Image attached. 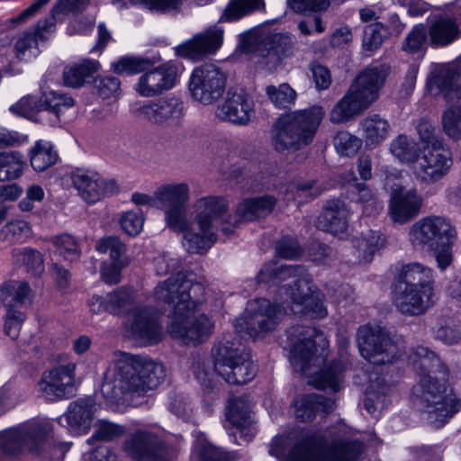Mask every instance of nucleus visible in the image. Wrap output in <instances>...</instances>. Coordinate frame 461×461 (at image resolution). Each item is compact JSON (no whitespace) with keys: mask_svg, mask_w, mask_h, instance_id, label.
Listing matches in <instances>:
<instances>
[{"mask_svg":"<svg viewBox=\"0 0 461 461\" xmlns=\"http://www.w3.org/2000/svg\"><path fill=\"white\" fill-rule=\"evenodd\" d=\"M390 131L389 122L376 113L367 115L359 122L362 140L368 148L379 146L388 138Z\"/></svg>","mask_w":461,"mask_h":461,"instance_id":"35","label":"nucleus"},{"mask_svg":"<svg viewBox=\"0 0 461 461\" xmlns=\"http://www.w3.org/2000/svg\"><path fill=\"white\" fill-rule=\"evenodd\" d=\"M223 29L212 26L206 31L194 35L191 40L176 48L180 57L197 59L204 55L215 53L222 45Z\"/></svg>","mask_w":461,"mask_h":461,"instance_id":"28","label":"nucleus"},{"mask_svg":"<svg viewBox=\"0 0 461 461\" xmlns=\"http://www.w3.org/2000/svg\"><path fill=\"white\" fill-rule=\"evenodd\" d=\"M25 319V312L5 310L4 327L5 333L12 339H15L19 336L22 324Z\"/></svg>","mask_w":461,"mask_h":461,"instance_id":"63","label":"nucleus"},{"mask_svg":"<svg viewBox=\"0 0 461 461\" xmlns=\"http://www.w3.org/2000/svg\"><path fill=\"white\" fill-rule=\"evenodd\" d=\"M152 65L149 59L139 57H123L114 62L112 67L117 74H137L145 71Z\"/></svg>","mask_w":461,"mask_h":461,"instance_id":"52","label":"nucleus"},{"mask_svg":"<svg viewBox=\"0 0 461 461\" xmlns=\"http://www.w3.org/2000/svg\"><path fill=\"white\" fill-rule=\"evenodd\" d=\"M286 4L290 9L298 14L321 13L329 8L330 0H286Z\"/></svg>","mask_w":461,"mask_h":461,"instance_id":"61","label":"nucleus"},{"mask_svg":"<svg viewBox=\"0 0 461 461\" xmlns=\"http://www.w3.org/2000/svg\"><path fill=\"white\" fill-rule=\"evenodd\" d=\"M263 9H265L264 0H230L221 17V21H235L255 11Z\"/></svg>","mask_w":461,"mask_h":461,"instance_id":"43","label":"nucleus"},{"mask_svg":"<svg viewBox=\"0 0 461 461\" xmlns=\"http://www.w3.org/2000/svg\"><path fill=\"white\" fill-rule=\"evenodd\" d=\"M363 140L346 131H339L334 137V147L341 156H354L362 146Z\"/></svg>","mask_w":461,"mask_h":461,"instance_id":"53","label":"nucleus"},{"mask_svg":"<svg viewBox=\"0 0 461 461\" xmlns=\"http://www.w3.org/2000/svg\"><path fill=\"white\" fill-rule=\"evenodd\" d=\"M126 326L131 337L144 345L156 344L162 339L163 331L159 314L152 308L143 306L133 308Z\"/></svg>","mask_w":461,"mask_h":461,"instance_id":"22","label":"nucleus"},{"mask_svg":"<svg viewBox=\"0 0 461 461\" xmlns=\"http://www.w3.org/2000/svg\"><path fill=\"white\" fill-rule=\"evenodd\" d=\"M95 249L100 253H109L111 258L110 263L104 262L101 267L102 279L109 285L118 284L122 269L128 265L122 258L126 251L125 245L118 237L107 236L97 241Z\"/></svg>","mask_w":461,"mask_h":461,"instance_id":"25","label":"nucleus"},{"mask_svg":"<svg viewBox=\"0 0 461 461\" xmlns=\"http://www.w3.org/2000/svg\"><path fill=\"white\" fill-rule=\"evenodd\" d=\"M433 270L420 263L403 265L398 274V285L434 291Z\"/></svg>","mask_w":461,"mask_h":461,"instance_id":"36","label":"nucleus"},{"mask_svg":"<svg viewBox=\"0 0 461 461\" xmlns=\"http://www.w3.org/2000/svg\"><path fill=\"white\" fill-rule=\"evenodd\" d=\"M71 180L81 198L90 202L112 197L121 190L114 178L104 176L92 169H75L71 173Z\"/></svg>","mask_w":461,"mask_h":461,"instance_id":"17","label":"nucleus"},{"mask_svg":"<svg viewBox=\"0 0 461 461\" xmlns=\"http://www.w3.org/2000/svg\"><path fill=\"white\" fill-rule=\"evenodd\" d=\"M106 312L119 315L124 312L132 303L131 293L125 288L116 289L106 294Z\"/></svg>","mask_w":461,"mask_h":461,"instance_id":"51","label":"nucleus"},{"mask_svg":"<svg viewBox=\"0 0 461 461\" xmlns=\"http://www.w3.org/2000/svg\"><path fill=\"white\" fill-rule=\"evenodd\" d=\"M43 106L42 97L37 99L35 96L26 95L16 104L11 105L9 110L14 114L34 121L39 113L44 112Z\"/></svg>","mask_w":461,"mask_h":461,"instance_id":"48","label":"nucleus"},{"mask_svg":"<svg viewBox=\"0 0 461 461\" xmlns=\"http://www.w3.org/2000/svg\"><path fill=\"white\" fill-rule=\"evenodd\" d=\"M228 420L236 429L234 435H240L245 442L255 437L257 429L251 416L250 403L245 397H236L230 401L226 412Z\"/></svg>","mask_w":461,"mask_h":461,"instance_id":"30","label":"nucleus"},{"mask_svg":"<svg viewBox=\"0 0 461 461\" xmlns=\"http://www.w3.org/2000/svg\"><path fill=\"white\" fill-rule=\"evenodd\" d=\"M75 369L74 363H68L43 372L39 387L47 401L55 402L75 395Z\"/></svg>","mask_w":461,"mask_h":461,"instance_id":"19","label":"nucleus"},{"mask_svg":"<svg viewBox=\"0 0 461 461\" xmlns=\"http://www.w3.org/2000/svg\"><path fill=\"white\" fill-rule=\"evenodd\" d=\"M98 68L99 63L97 61L86 59L82 63L72 65L64 70V82L69 86H81L94 78V75Z\"/></svg>","mask_w":461,"mask_h":461,"instance_id":"40","label":"nucleus"},{"mask_svg":"<svg viewBox=\"0 0 461 461\" xmlns=\"http://www.w3.org/2000/svg\"><path fill=\"white\" fill-rule=\"evenodd\" d=\"M123 431V428L120 425L107 420H100L96 425L94 434L88 438L87 443L93 444L98 440H113L122 435Z\"/></svg>","mask_w":461,"mask_h":461,"instance_id":"57","label":"nucleus"},{"mask_svg":"<svg viewBox=\"0 0 461 461\" xmlns=\"http://www.w3.org/2000/svg\"><path fill=\"white\" fill-rule=\"evenodd\" d=\"M385 243L384 236L378 230H366L352 239L353 247L357 249V258L364 262H370L373 256Z\"/></svg>","mask_w":461,"mask_h":461,"instance_id":"38","label":"nucleus"},{"mask_svg":"<svg viewBox=\"0 0 461 461\" xmlns=\"http://www.w3.org/2000/svg\"><path fill=\"white\" fill-rule=\"evenodd\" d=\"M294 284L298 294L291 286L289 289L285 288V293L289 296L290 304H295L302 308L295 310L291 306L292 312L311 315L312 318H324L327 315V310L319 294L315 293V286L312 281L309 278H301Z\"/></svg>","mask_w":461,"mask_h":461,"instance_id":"26","label":"nucleus"},{"mask_svg":"<svg viewBox=\"0 0 461 461\" xmlns=\"http://www.w3.org/2000/svg\"><path fill=\"white\" fill-rule=\"evenodd\" d=\"M363 450L361 441L342 439L331 428L294 429L287 435L276 437L268 451L277 461H354Z\"/></svg>","mask_w":461,"mask_h":461,"instance_id":"3","label":"nucleus"},{"mask_svg":"<svg viewBox=\"0 0 461 461\" xmlns=\"http://www.w3.org/2000/svg\"><path fill=\"white\" fill-rule=\"evenodd\" d=\"M429 30H427L425 25L421 23L416 24L406 36L403 50L411 53L419 51L426 45Z\"/></svg>","mask_w":461,"mask_h":461,"instance_id":"56","label":"nucleus"},{"mask_svg":"<svg viewBox=\"0 0 461 461\" xmlns=\"http://www.w3.org/2000/svg\"><path fill=\"white\" fill-rule=\"evenodd\" d=\"M461 35V11L456 8L437 10L430 15L429 36L431 46L445 47Z\"/></svg>","mask_w":461,"mask_h":461,"instance_id":"21","label":"nucleus"},{"mask_svg":"<svg viewBox=\"0 0 461 461\" xmlns=\"http://www.w3.org/2000/svg\"><path fill=\"white\" fill-rule=\"evenodd\" d=\"M305 269L302 266L279 265L277 262H267L258 272L256 279L258 283L270 284L272 286L278 287V297L283 303L290 304V299L285 293V288L290 286L298 294L295 282L301 278H308L305 275Z\"/></svg>","mask_w":461,"mask_h":461,"instance_id":"20","label":"nucleus"},{"mask_svg":"<svg viewBox=\"0 0 461 461\" xmlns=\"http://www.w3.org/2000/svg\"><path fill=\"white\" fill-rule=\"evenodd\" d=\"M420 211V203H389L388 215L393 223L404 224L415 218Z\"/></svg>","mask_w":461,"mask_h":461,"instance_id":"54","label":"nucleus"},{"mask_svg":"<svg viewBox=\"0 0 461 461\" xmlns=\"http://www.w3.org/2000/svg\"><path fill=\"white\" fill-rule=\"evenodd\" d=\"M190 186L185 182H172L163 184L156 188L153 196L135 192L131 194V202H188L193 199Z\"/></svg>","mask_w":461,"mask_h":461,"instance_id":"32","label":"nucleus"},{"mask_svg":"<svg viewBox=\"0 0 461 461\" xmlns=\"http://www.w3.org/2000/svg\"><path fill=\"white\" fill-rule=\"evenodd\" d=\"M42 100L44 104V112L52 113L57 118L75 104V101L72 96L58 91H49L44 93L42 95Z\"/></svg>","mask_w":461,"mask_h":461,"instance_id":"46","label":"nucleus"},{"mask_svg":"<svg viewBox=\"0 0 461 461\" xmlns=\"http://www.w3.org/2000/svg\"><path fill=\"white\" fill-rule=\"evenodd\" d=\"M19 260L26 267V271L32 275H40L44 270L42 255L31 248H24L20 252Z\"/></svg>","mask_w":461,"mask_h":461,"instance_id":"60","label":"nucleus"},{"mask_svg":"<svg viewBox=\"0 0 461 461\" xmlns=\"http://www.w3.org/2000/svg\"><path fill=\"white\" fill-rule=\"evenodd\" d=\"M387 76L388 68L384 65L370 66L362 70L332 108L330 121L341 123L364 113L378 99Z\"/></svg>","mask_w":461,"mask_h":461,"instance_id":"7","label":"nucleus"},{"mask_svg":"<svg viewBox=\"0 0 461 461\" xmlns=\"http://www.w3.org/2000/svg\"><path fill=\"white\" fill-rule=\"evenodd\" d=\"M58 154L50 141L40 140L31 149V165L35 171L41 172L51 167Z\"/></svg>","mask_w":461,"mask_h":461,"instance_id":"42","label":"nucleus"},{"mask_svg":"<svg viewBox=\"0 0 461 461\" xmlns=\"http://www.w3.org/2000/svg\"><path fill=\"white\" fill-rule=\"evenodd\" d=\"M226 80V75L217 66L204 64L193 70L188 89L195 101L210 104L222 95Z\"/></svg>","mask_w":461,"mask_h":461,"instance_id":"15","label":"nucleus"},{"mask_svg":"<svg viewBox=\"0 0 461 461\" xmlns=\"http://www.w3.org/2000/svg\"><path fill=\"white\" fill-rule=\"evenodd\" d=\"M457 240L456 227L442 216H427L409 230V240L417 250L433 252L438 267L445 270L453 261L452 248Z\"/></svg>","mask_w":461,"mask_h":461,"instance_id":"8","label":"nucleus"},{"mask_svg":"<svg viewBox=\"0 0 461 461\" xmlns=\"http://www.w3.org/2000/svg\"><path fill=\"white\" fill-rule=\"evenodd\" d=\"M95 409L94 399H80L70 403L66 413V420L73 428L88 426L93 419Z\"/></svg>","mask_w":461,"mask_h":461,"instance_id":"39","label":"nucleus"},{"mask_svg":"<svg viewBox=\"0 0 461 461\" xmlns=\"http://www.w3.org/2000/svg\"><path fill=\"white\" fill-rule=\"evenodd\" d=\"M4 240L10 241H23L31 234V227L26 221H14L5 224L0 230Z\"/></svg>","mask_w":461,"mask_h":461,"instance_id":"58","label":"nucleus"},{"mask_svg":"<svg viewBox=\"0 0 461 461\" xmlns=\"http://www.w3.org/2000/svg\"><path fill=\"white\" fill-rule=\"evenodd\" d=\"M15 51L21 60H31L39 54L38 38L32 31H26L16 41Z\"/></svg>","mask_w":461,"mask_h":461,"instance_id":"55","label":"nucleus"},{"mask_svg":"<svg viewBox=\"0 0 461 461\" xmlns=\"http://www.w3.org/2000/svg\"><path fill=\"white\" fill-rule=\"evenodd\" d=\"M392 391V386L386 384L384 378L371 381L364 400V407L366 411L374 418H378L391 402Z\"/></svg>","mask_w":461,"mask_h":461,"instance_id":"37","label":"nucleus"},{"mask_svg":"<svg viewBox=\"0 0 461 461\" xmlns=\"http://www.w3.org/2000/svg\"><path fill=\"white\" fill-rule=\"evenodd\" d=\"M275 203H239L233 214L226 203H169L166 210L167 226L184 232L183 245L189 253H203L216 241L215 230L230 233L245 221L266 217Z\"/></svg>","mask_w":461,"mask_h":461,"instance_id":"1","label":"nucleus"},{"mask_svg":"<svg viewBox=\"0 0 461 461\" xmlns=\"http://www.w3.org/2000/svg\"><path fill=\"white\" fill-rule=\"evenodd\" d=\"M194 456L198 461H233L231 454L212 445L204 434L197 432L194 435Z\"/></svg>","mask_w":461,"mask_h":461,"instance_id":"41","label":"nucleus"},{"mask_svg":"<svg viewBox=\"0 0 461 461\" xmlns=\"http://www.w3.org/2000/svg\"><path fill=\"white\" fill-rule=\"evenodd\" d=\"M214 371L227 383L244 384L256 375L249 349L240 341L224 339L212 348Z\"/></svg>","mask_w":461,"mask_h":461,"instance_id":"11","label":"nucleus"},{"mask_svg":"<svg viewBox=\"0 0 461 461\" xmlns=\"http://www.w3.org/2000/svg\"><path fill=\"white\" fill-rule=\"evenodd\" d=\"M414 368L428 372L412 388V402L426 414L427 421L435 429L443 427L450 418L461 410V399L457 398L444 383L432 377L430 373L447 376V369L441 359L428 348L418 347L411 357Z\"/></svg>","mask_w":461,"mask_h":461,"instance_id":"4","label":"nucleus"},{"mask_svg":"<svg viewBox=\"0 0 461 461\" xmlns=\"http://www.w3.org/2000/svg\"><path fill=\"white\" fill-rule=\"evenodd\" d=\"M433 297L434 291L397 285L393 303L401 313L418 316L434 304Z\"/></svg>","mask_w":461,"mask_h":461,"instance_id":"27","label":"nucleus"},{"mask_svg":"<svg viewBox=\"0 0 461 461\" xmlns=\"http://www.w3.org/2000/svg\"><path fill=\"white\" fill-rule=\"evenodd\" d=\"M325 116L321 106L296 110L279 117L273 129V145L278 151L298 150L311 144Z\"/></svg>","mask_w":461,"mask_h":461,"instance_id":"9","label":"nucleus"},{"mask_svg":"<svg viewBox=\"0 0 461 461\" xmlns=\"http://www.w3.org/2000/svg\"><path fill=\"white\" fill-rule=\"evenodd\" d=\"M392 154L402 162H413L418 158V148L413 140L401 134L390 145Z\"/></svg>","mask_w":461,"mask_h":461,"instance_id":"47","label":"nucleus"},{"mask_svg":"<svg viewBox=\"0 0 461 461\" xmlns=\"http://www.w3.org/2000/svg\"><path fill=\"white\" fill-rule=\"evenodd\" d=\"M287 336L294 343L290 352L294 368L309 376L316 388L338 392L346 365L341 360L326 365L328 341L323 333L314 327L297 326L289 329Z\"/></svg>","mask_w":461,"mask_h":461,"instance_id":"6","label":"nucleus"},{"mask_svg":"<svg viewBox=\"0 0 461 461\" xmlns=\"http://www.w3.org/2000/svg\"><path fill=\"white\" fill-rule=\"evenodd\" d=\"M290 38L281 33H266L262 29H253L240 35L239 48L264 60L266 66L278 64L287 50Z\"/></svg>","mask_w":461,"mask_h":461,"instance_id":"14","label":"nucleus"},{"mask_svg":"<svg viewBox=\"0 0 461 461\" xmlns=\"http://www.w3.org/2000/svg\"><path fill=\"white\" fill-rule=\"evenodd\" d=\"M434 95L442 93L449 104L442 122L446 133L454 139L461 138V55L453 62L436 68L428 79Z\"/></svg>","mask_w":461,"mask_h":461,"instance_id":"10","label":"nucleus"},{"mask_svg":"<svg viewBox=\"0 0 461 461\" xmlns=\"http://www.w3.org/2000/svg\"><path fill=\"white\" fill-rule=\"evenodd\" d=\"M123 450L134 461H169L174 449L155 433L138 429L124 441Z\"/></svg>","mask_w":461,"mask_h":461,"instance_id":"16","label":"nucleus"},{"mask_svg":"<svg viewBox=\"0 0 461 461\" xmlns=\"http://www.w3.org/2000/svg\"><path fill=\"white\" fill-rule=\"evenodd\" d=\"M391 182V179L387 178L385 183L391 196L390 202H421L423 200L412 184L403 185L399 179Z\"/></svg>","mask_w":461,"mask_h":461,"instance_id":"45","label":"nucleus"},{"mask_svg":"<svg viewBox=\"0 0 461 461\" xmlns=\"http://www.w3.org/2000/svg\"><path fill=\"white\" fill-rule=\"evenodd\" d=\"M385 32L384 25L380 23H375L366 26L363 36L364 49L368 51L377 49L382 44Z\"/></svg>","mask_w":461,"mask_h":461,"instance_id":"59","label":"nucleus"},{"mask_svg":"<svg viewBox=\"0 0 461 461\" xmlns=\"http://www.w3.org/2000/svg\"><path fill=\"white\" fill-rule=\"evenodd\" d=\"M348 209L346 203L329 204L319 215L316 226L321 230L339 236L348 230Z\"/></svg>","mask_w":461,"mask_h":461,"instance_id":"33","label":"nucleus"},{"mask_svg":"<svg viewBox=\"0 0 461 461\" xmlns=\"http://www.w3.org/2000/svg\"><path fill=\"white\" fill-rule=\"evenodd\" d=\"M165 376L161 363L145 356L121 353L104 374L101 393L110 402L143 397L156 390Z\"/></svg>","mask_w":461,"mask_h":461,"instance_id":"5","label":"nucleus"},{"mask_svg":"<svg viewBox=\"0 0 461 461\" xmlns=\"http://www.w3.org/2000/svg\"><path fill=\"white\" fill-rule=\"evenodd\" d=\"M415 174L423 182L433 183L447 175L452 166L449 152L442 142H434L430 148H420Z\"/></svg>","mask_w":461,"mask_h":461,"instance_id":"23","label":"nucleus"},{"mask_svg":"<svg viewBox=\"0 0 461 461\" xmlns=\"http://www.w3.org/2000/svg\"><path fill=\"white\" fill-rule=\"evenodd\" d=\"M357 345L361 356L374 365L390 364L402 354L398 341L381 327H361Z\"/></svg>","mask_w":461,"mask_h":461,"instance_id":"13","label":"nucleus"},{"mask_svg":"<svg viewBox=\"0 0 461 461\" xmlns=\"http://www.w3.org/2000/svg\"><path fill=\"white\" fill-rule=\"evenodd\" d=\"M177 81V68L172 63H165L142 74L135 90L144 97H153L173 88Z\"/></svg>","mask_w":461,"mask_h":461,"instance_id":"24","label":"nucleus"},{"mask_svg":"<svg viewBox=\"0 0 461 461\" xmlns=\"http://www.w3.org/2000/svg\"><path fill=\"white\" fill-rule=\"evenodd\" d=\"M184 112L182 100L170 96L149 101L138 109V115L151 125L168 129L180 124Z\"/></svg>","mask_w":461,"mask_h":461,"instance_id":"18","label":"nucleus"},{"mask_svg":"<svg viewBox=\"0 0 461 461\" xmlns=\"http://www.w3.org/2000/svg\"><path fill=\"white\" fill-rule=\"evenodd\" d=\"M204 288L200 283H193L182 272L159 283L154 296L167 304H173L168 315L167 332L173 339L184 344H201L213 332L214 323L205 314L195 315Z\"/></svg>","mask_w":461,"mask_h":461,"instance_id":"2","label":"nucleus"},{"mask_svg":"<svg viewBox=\"0 0 461 461\" xmlns=\"http://www.w3.org/2000/svg\"><path fill=\"white\" fill-rule=\"evenodd\" d=\"M56 245L54 253L64 260L73 262L79 258L80 249L77 240L70 234L59 235L54 240Z\"/></svg>","mask_w":461,"mask_h":461,"instance_id":"49","label":"nucleus"},{"mask_svg":"<svg viewBox=\"0 0 461 461\" xmlns=\"http://www.w3.org/2000/svg\"><path fill=\"white\" fill-rule=\"evenodd\" d=\"M25 167L18 152H0V181L19 177Z\"/></svg>","mask_w":461,"mask_h":461,"instance_id":"44","label":"nucleus"},{"mask_svg":"<svg viewBox=\"0 0 461 461\" xmlns=\"http://www.w3.org/2000/svg\"><path fill=\"white\" fill-rule=\"evenodd\" d=\"M143 223L144 218L140 209L127 212L120 219L122 229L131 236L139 234L142 230Z\"/></svg>","mask_w":461,"mask_h":461,"instance_id":"62","label":"nucleus"},{"mask_svg":"<svg viewBox=\"0 0 461 461\" xmlns=\"http://www.w3.org/2000/svg\"><path fill=\"white\" fill-rule=\"evenodd\" d=\"M253 105L252 98L244 91L230 90L225 102L218 106L216 115L221 120L245 125L254 113Z\"/></svg>","mask_w":461,"mask_h":461,"instance_id":"29","label":"nucleus"},{"mask_svg":"<svg viewBox=\"0 0 461 461\" xmlns=\"http://www.w3.org/2000/svg\"><path fill=\"white\" fill-rule=\"evenodd\" d=\"M277 301L271 303L259 298L249 302L245 315L235 320V332L242 339H254L260 334L273 331L286 312L285 303Z\"/></svg>","mask_w":461,"mask_h":461,"instance_id":"12","label":"nucleus"},{"mask_svg":"<svg viewBox=\"0 0 461 461\" xmlns=\"http://www.w3.org/2000/svg\"><path fill=\"white\" fill-rule=\"evenodd\" d=\"M32 291L26 282L10 280L0 287V301L5 310L25 312L32 305Z\"/></svg>","mask_w":461,"mask_h":461,"instance_id":"31","label":"nucleus"},{"mask_svg":"<svg viewBox=\"0 0 461 461\" xmlns=\"http://www.w3.org/2000/svg\"><path fill=\"white\" fill-rule=\"evenodd\" d=\"M266 94L275 106L278 108H287L294 104L296 99V92L285 83L278 86H267Z\"/></svg>","mask_w":461,"mask_h":461,"instance_id":"50","label":"nucleus"},{"mask_svg":"<svg viewBox=\"0 0 461 461\" xmlns=\"http://www.w3.org/2000/svg\"><path fill=\"white\" fill-rule=\"evenodd\" d=\"M231 187L237 186L242 192L252 191L249 185L250 178L248 174L240 167L233 166L223 174Z\"/></svg>","mask_w":461,"mask_h":461,"instance_id":"64","label":"nucleus"},{"mask_svg":"<svg viewBox=\"0 0 461 461\" xmlns=\"http://www.w3.org/2000/svg\"><path fill=\"white\" fill-rule=\"evenodd\" d=\"M335 402L316 393L305 394L294 402L295 417L302 421L312 420L316 413L329 414L334 410Z\"/></svg>","mask_w":461,"mask_h":461,"instance_id":"34","label":"nucleus"}]
</instances>
